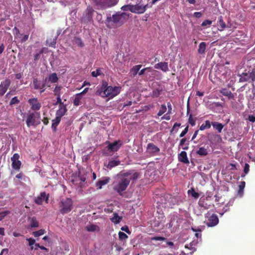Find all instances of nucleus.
Here are the masks:
<instances>
[{
	"instance_id": "f257e3e1",
	"label": "nucleus",
	"mask_w": 255,
	"mask_h": 255,
	"mask_svg": "<svg viewBox=\"0 0 255 255\" xmlns=\"http://www.w3.org/2000/svg\"><path fill=\"white\" fill-rule=\"evenodd\" d=\"M120 92L121 87L108 86L107 81H102V85L101 87L98 89L96 92V94L104 98H108L109 99H111L118 95Z\"/></svg>"
},
{
	"instance_id": "f03ea898",
	"label": "nucleus",
	"mask_w": 255,
	"mask_h": 255,
	"mask_svg": "<svg viewBox=\"0 0 255 255\" xmlns=\"http://www.w3.org/2000/svg\"><path fill=\"white\" fill-rule=\"evenodd\" d=\"M128 15L125 12H117L112 17L108 16L105 23L109 28H116L123 25L128 19Z\"/></svg>"
},
{
	"instance_id": "7ed1b4c3",
	"label": "nucleus",
	"mask_w": 255,
	"mask_h": 255,
	"mask_svg": "<svg viewBox=\"0 0 255 255\" xmlns=\"http://www.w3.org/2000/svg\"><path fill=\"white\" fill-rule=\"evenodd\" d=\"M73 202L70 198H63L59 202V211L64 215L72 211Z\"/></svg>"
},
{
	"instance_id": "20e7f679",
	"label": "nucleus",
	"mask_w": 255,
	"mask_h": 255,
	"mask_svg": "<svg viewBox=\"0 0 255 255\" xmlns=\"http://www.w3.org/2000/svg\"><path fill=\"white\" fill-rule=\"evenodd\" d=\"M130 183L128 178H121L120 180L114 185V189L120 195H123V192L125 191Z\"/></svg>"
},
{
	"instance_id": "39448f33",
	"label": "nucleus",
	"mask_w": 255,
	"mask_h": 255,
	"mask_svg": "<svg viewBox=\"0 0 255 255\" xmlns=\"http://www.w3.org/2000/svg\"><path fill=\"white\" fill-rule=\"evenodd\" d=\"M98 9H105L115 5L119 0H91Z\"/></svg>"
},
{
	"instance_id": "423d86ee",
	"label": "nucleus",
	"mask_w": 255,
	"mask_h": 255,
	"mask_svg": "<svg viewBox=\"0 0 255 255\" xmlns=\"http://www.w3.org/2000/svg\"><path fill=\"white\" fill-rule=\"evenodd\" d=\"M206 220L205 223L209 227H213L219 223V218L217 215L208 212L205 215Z\"/></svg>"
},
{
	"instance_id": "0eeeda50",
	"label": "nucleus",
	"mask_w": 255,
	"mask_h": 255,
	"mask_svg": "<svg viewBox=\"0 0 255 255\" xmlns=\"http://www.w3.org/2000/svg\"><path fill=\"white\" fill-rule=\"evenodd\" d=\"M47 79L43 81H41L38 78H33L32 82V86L33 89L37 90H39L40 93H42L45 90L46 82Z\"/></svg>"
},
{
	"instance_id": "6e6552de",
	"label": "nucleus",
	"mask_w": 255,
	"mask_h": 255,
	"mask_svg": "<svg viewBox=\"0 0 255 255\" xmlns=\"http://www.w3.org/2000/svg\"><path fill=\"white\" fill-rule=\"evenodd\" d=\"M106 143L108 144V146L106 147L108 151L109 152H115L117 151L122 146L123 142L121 140H115L113 142L107 141Z\"/></svg>"
},
{
	"instance_id": "1a4fd4ad",
	"label": "nucleus",
	"mask_w": 255,
	"mask_h": 255,
	"mask_svg": "<svg viewBox=\"0 0 255 255\" xmlns=\"http://www.w3.org/2000/svg\"><path fill=\"white\" fill-rule=\"evenodd\" d=\"M19 158V155L18 153H14L11 157L12 167L15 170H19L21 167V162Z\"/></svg>"
},
{
	"instance_id": "9d476101",
	"label": "nucleus",
	"mask_w": 255,
	"mask_h": 255,
	"mask_svg": "<svg viewBox=\"0 0 255 255\" xmlns=\"http://www.w3.org/2000/svg\"><path fill=\"white\" fill-rule=\"evenodd\" d=\"M26 124L27 127L29 128L31 126H36V116L34 113H28L27 115L26 120Z\"/></svg>"
},
{
	"instance_id": "9b49d317",
	"label": "nucleus",
	"mask_w": 255,
	"mask_h": 255,
	"mask_svg": "<svg viewBox=\"0 0 255 255\" xmlns=\"http://www.w3.org/2000/svg\"><path fill=\"white\" fill-rule=\"evenodd\" d=\"M10 84L11 81L8 79L1 82L0 84V96H3L5 93Z\"/></svg>"
},
{
	"instance_id": "f8f14e48",
	"label": "nucleus",
	"mask_w": 255,
	"mask_h": 255,
	"mask_svg": "<svg viewBox=\"0 0 255 255\" xmlns=\"http://www.w3.org/2000/svg\"><path fill=\"white\" fill-rule=\"evenodd\" d=\"M28 102L31 106V109L33 111L39 110L41 107L37 98L29 99Z\"/></svg>"
},
{
	"instance_id": "ddd939ff",
	"label": "nucleus",
	"mask_w": 255,
	"mask_h": 255,
	"mask_svg": "<svg viewBox=\"0 0 255 255\" xmlns=\"http://www.w3.org/2000/svg\"><path fill=\"white\" fill-rule=\"evenodd\" d=\"M159 151V148L152 143H149L147 145V151L150 154H155Z\"/></svg>"
},
{
	"instance_id": "4468645a",
	"label": "nucleus",
	"mask_w": 255,
	"mask_h": 255,
	"mask_svg": "<svg viewBox=\"0 0 255 255\" xmlns=\"http://www.w3.org/2000/svg\"><path fill=\"white\" fill-rule=\"evenodd\" d=\"M208 149L209 146L207 145H204L203 146L200 147L196 153L200 156H205L208 154Z\"/></svg>"
},
{
	"instance_id": "2eb2a0df",
	"label": "nucleus",
	"mask_w": 255,
	"mask_h": 255,
	"mask_svg": "<svg viewBox=\"0 0 255 255\" xmlns=\"http://www.w3.org/2000/svg\"><path fill=\"white\" fill-rule=\"evenodd\" d=\"M44 200H45L46 202L47 203L48 201V197H46L45 192H42L40 193V195L35 199V202L38 205H41Z\"/></svg>"
},
{
	"instance_id": "dca6fc26",
	"label": "nucleus",
	"mask_w": 255,
	"mask_h": 255,
	"mask_svg": "<svg viewBox=\"0 0 255 255\" xmlns=\"http://www.w3.org/2000/svg\"><path fill=\"white\" fill-rule=\"evenodd\" d=\"M95 12L96 11L92 7L88 6L87 8L85 17L88 21L91 22L93 21V15Z\"/></svg>"
},
{
	"instance_id": "f3484780",
	"label": "nucleus",
	"mask_w": 255,
	"mask_h": 255,
	"mask_svg": "<svg viewBox=\"0 0 255 255\" xmlns=\"http://www.w3.org/2000/svg\"><path fill=\"white\" fill-rule=\"evenodd\" d=\"M154 67L155 69H160L164 72L168 71V63L166 62L158 63Z\"/></svg>"
},
{
	"instance_id": "a211bd4d",
	"label": "nucleus",
	"mask_w": 255,
	"mask_h": 255,
	"mask_svg": "<svg viewBox=\"0 0 255 255\" xmlns=\"http://www.w3.org/2000/svg\"><path fill=\"white\" fill-rule=\"evenodd\" d=\"M178 160L179 161L185 163H189V160L187 156V153L185 151H182L178 155Z\"/></svg>"
},
{
	"instance_id": "6ab92c4d",
	"label": "nucleus",
	"mask_w": 255,
	"mask_h": 255,
	"mask_svg": "<svg viewBox=\"0 0 255 255\" xmlns=\"http://www.w3.org/2000/svg\"><path fill=\"white\" fill-rule=\"evenodd\" d=\"M67 112V109L66 108V105H64L61 107L59 106V109L56 111V116L61 119V117L64 116Z\"/></svg>"
},
{
	"instance_id": "aec40b11",
	"label": "nucleus",
	"mask_w": 255,
	"mask_h": 255,
	"mask_svg": "<svg viewBox=\"0 0 255 255\" xmlns=\"http://www.w3.org/2000/svg\"><path fill=\"white\" fill-rule=\"evenodd\" d=\"M142 65H137L133 66L131 69L130 70L129 74H130V76L131 77H134L138 73V72L140 70V69L141 68Z\"/></svg>"
},
{
	"instance_id": "412c9836",
	"label": "nucleus",
	"mask_w": 255,
	"mask_h": 255,
	"mask_svg": "<svg viewBox=\"0 0 255 255\" xmlns=\"http://www.w3.org/2000/svg\"><path fill=\"white\" fill-rule=\"evenodd\" d=\"M220 93L223 95L227 97L229 99H234L235 97L234 94L230 90L226 88H223L220 90Z\"/></svg>"
},
{
	"instance_id": "4be33fe9",
	"label": "nucleus",
	"mask_w": 255,
	"mask_h": 255,
	"mask_svg": "<svg viewBox=\"0 0 255 255\" xmlns=\"http://www.w3.org/2000/svg\"><path fill=\"white\" fill-rule=\"evenodd\" d=\"M145 12V7H142V5L137 4L133 5V13L137 14H142Z\"/></svg>"
},
{
	"instance_id": "5701e85b",
	"label": "nucleus",
	"mask_w": 255,
	"mask_h": 255,
	"mask_svg": "<svg viewBox=\"0 0 255 255\" xmlns=\"http://www.w3.org/2000/svg\"><path fill=\"white\" fill-rule=\"evenodd\" d=\"M199 205L201 207L203 208L204 209H209L211 207V205L208 203L207 197L201 199L199 202Z\"/></svg>"
},
{
	"instance_id": "b1692460",
	"label": "nucleus",
	"mask_w": 255,
	"mask_h": 255,
	"mask_svg": "<svg viewBox=\"0 0 255 255\" xmlns=\"http://www.w3.org/2000/svg\"><path fill=\"white\" fill-rule=\"evenodd\" d=\"M123 217L119 216L118 214L116 212L114 213L113 217L110 219L111 222L115 224H119L122 221Z\"/></svg>"
},
{
	"instance_id": "393cba45",
	"label": "nucleus",
	"mask_w": 255,
	"mask_h": 255,
	"mask_svg": "<svg viewBox=\"0 0 255 255\" xmlns=\"http://www.w3.org/2000/svg\"><path fill=\"white\" fill-rule=\"evenodd\" d=\"M61 121V118L59 117H57L56 116V118L55 119H53L52 121V126L51 128L54 131H56L57 130V127L59 124L60 122Z\"/></svg>"
},
{
	"instance_id": "a878e982",
	"label": "nucleus",
	"mask_w": 255,
	"mask_h": 255,
	"mask_svg": "<svg viewBox=\"0 0 255 255\" xmlns=\"http://www.w3.org/2000/svg\"><path fill=\"white\" fill-rule=\"evenodd\" d=\"M212 126L214 128L218 130L219 133H221L223 128L224 125L222 124L219 123L217 122H213L211 123Z\"/></svg>"
},
{
	"instance_id": "bb28decb",
	"label": "nucleus",
	"mask_w": 255,
	"mask_h": 255,
	"mask_svg": "<svg viewBox=\"0 0 255 255\" xmlns=\"http://www.w3.org/2000/svg\"><path fill=\"white\" fill-rule=\"evenodd\" d=\"M110 178H106L105 179L99 180L96 183V186L98 189H101L102 186L108 184L109 182Z\"/></svg>"
},
{
	"instance_id": "cd10ccee",
	"label": "nucleus",
	"mask_w": 255,
	"mask_h": 255,
	"mask_svg": "<svg viewBox=\"0 0 255 255\" xmlns=\"http://www.w3.org/2000/svg\"><path fill=\"white\" fill-rule=\"evenodd\" d=\"M197 241L195 242V241H194L190 243L189 244L185 245V248L188 249L189 250L191 251V252L190 253L191 254L196 251L195 246L197 244Z\"/></svg>"
},
{
	"instance_id": "c85d7f7f",
	"label": "nucleus",
	"mask_w": 255,
	"mask_h": 255,
	"mask_svg": "<svg viewBox=\"0 0 255 255\" xmlns=\"http://www.w3.org/2000/svg\"><path fill=\"white\" fill-rule=\"evenodd\" d=\"M206 48V43L205 42H202L199 44V48L198 49V53L203 54L205 53Z\"/></svg>"
},
{
	"instance_id": "c756f323",
	"label": "nucleus",
	"mask_w": 255,
	"mask_h": 255,
	"mask_svg": "<svg viewBox=\"0 0 255 255\" xmlns=\"http://www.w3.org/2000/svg\"><path fill=\"white\" fill-rule=\"evenodd\" d=\"M121 161L118 160H111L109 161L107 165V168L109 169H112V168L117 166L120 164Z\"/></svg>"
},
{
	"instance_id": "7c9ffc66",
	"label": "nucleus",
	"mask_w": 255,
	"mask_h": 255,
	"mask_svg": "<svg viewBox=\"0 0 255 255\" xmlns=\"http://www.w3.org/2000/svg\"><path fill=\"white\" fill-rule=\"evenodd\" d=\"M249 75V73H243L240 75V78L239 79V82H244L249 81L250 80V78Z\"/></svg>"
},
{
	"instance_id": "2f4dec72",
	"label": "nucleus",
	"mask_w": 255,
	"mask_h": 255,
	"mask_svg": "<svg viewBox=\"0 0 255 255\" xmlns=\"http://www.w3.org/2000/svg\"><path fill=\"white\" fill-rule=\"evenodd\" d=\"M211 123L209 121H206L204 123L202 124L200 127L201 130H204L206 129H209L211 128Z\"/></svg>"
},
{
	"instance_id": "473e14b6",
	"label": "nucleus",
	"mask_w": 255,
	"mask_h": 255,
	"mask_svg": "<svg viewBox=\"0 0 255 255\" xmlns=\"http://www.w3.org/2000/svg\"><path fill=\"white\" fill-rule=\"evenodd\" d=\"M49 81L52 83H55L57 82L58 80V77L56 73H53L50 74L48 77Z\"/></svg>"
},
{
	"instance_id": "72a5a7b5",
	"label": "nucleus",
	"mask_w": 255,
	"mask_h": 255,
	"mask_svg": "<svg viewBox=\"0 0 255 255\" xmlns=\"http://www.w3.org/2000/svg\"><path fill=\"white\" fill-rule=\"evenodd\" d=\"M147 71V72H150V73H155L156 72V71L154 70H153L152 69V68L151 67H146V68H143L142 69H141L139 72H138V75L139 76H141V75H143L144 74V73Z\"/></svg>"
},
{
	"instance_id": "f704fd0d",
	"label": "nucleus",
	"mask_w": 255,
	"mask_h": 255,
	"mask_svg": "<svg viewBox=\"0 0 255 255\" xmlns=\"http://www.w3.org/2000/svg\"><path fill=\"white\" fill-rule=\"evenodd\" d=\"M82 97L80 94H76L73 101V105L75 106H78L80 105V101L81 100Z\"/></svg>"
},
{
	"instance_id": "c9c22d12",
	"label": "nucleus",
	"mask_w": 255,
	"mask_h": 255,
	"mask_svg": "<svg viewBox=\"0 0 255 255\" xmlns=\"http://www.w3.org/2000/svg\"><path fill=\"white\" fill-rule=\"evenodd\" d=\"M30 226L31 228H37L39 226V223L36 217H33L30 220Z\"/></svg>"
},
{
	"instance_id": "e433bc0d",
	"label": "nucleus",
	"mask_w": 255,
	"mask_h": 255,
	"mask_svg": "<svg viewBox=\"0 0 255 255\" xmlns=\"http://www.w3.org/2000/svg\"><path fill=\"white\" fill-rule=\"evenodd\" d=\"M188 194L190 195L192 197L195 199H197L199 197V194L195 192L194 188H191V189L188 191Z\"/></svg>"
},
{
	"instance_id": "4c0bfd02",
	"label": "nucleus",
	"mask_w": 255,
	"mask_h": 255,
	"mask_svg": "<svg viewBox=\"0 0 255 255\" xmlns=\"http://www.w3.org/2000/svg\"><path fill=\"white\" fill-rule=\"evenodd\" d=\"M218 23H219V25L220 26V27L221 28V29H219L220 30H222L227 27V25H226L225 22L224 21L223 17L222 16H220L219 17Z\"/></svg>"
},
{
	"instance_id": "58836bf2",
	"label": "nucleus",
	"mask_w": 255,
	"mask_h": 255,
	"mask_svg": "<svg viewBox=\"0 0 255 255\" xmlns=\"http://www.w3.org/2000/svg\"><path fill=\"white\" fill-rule=\"evenodd\" d=\"M86 229L88 232H94L99 229V227L97 225L92 224L87 226Z\"/></svg>"
},
{
	"instance_id": "ea45409f",
	"label": "nucleus",
	"mask_w": 255,
	"mask_h": 255,
	"mask_svg": "<svg viewBox=\"0 0 255 255\" xmlns=\"http://www.w3.org/2000/svg\"><path fill=\"white\" fill-rule=\"evenodd\" d=\"M121 9L124 11L129 10L130 12L133 13V5H132V4L125 5L122 7Z\"/></svg>"
},
{
	"instance_id": "a19ab883",
	"label": "nucleus",
	"mask_w": 255,
	"mask_h": 255,
	"mask_svg": "<svg viewBox=\"0 0 255 255\" xmlns=\"http://www.w3.org/2000/svg\"><path fill=\"white\" fill-rule=\"evenodd\" d=\"M74 43L80 47H83L84 44L82 39L79 37H75L73 40Z\"/></svg>"
},
{
	"instance_id": "79ce46f5",
	"label": "nucleus",
	"mask_w": 255,
	"mask_h": 255,
	"mask_svg": "<svg viewBox=\"0 0 255 255\" xmlns=\"http://www.w3.org/2000/svg\"><path fill=\"white\" fill-rule=\"evenodd\" d=\"M167 110L166 106L165 105H161L160 109L158 111L157 115L159 117L162 116L163 114H164Z\"/></svg>"
},
{
	"instance_id": "37998d69",
	"label": "nucleus",
	"mask_w": 255,
	"mask_h": 255,
	"mask_svg": "<svg viewBox=\"0 0 255 255\" xmlns=\"http://www.w3.org/2000/svg\"><path fill=\"white\" fill-rule=\"evenodd\" d=\"M161 220H157L155 218V220L154 221V227H159L160 225H162L164 222V217H161Z\"/></svg>"
},
{
	"instance_id": "c03bdc74",
	"label": "nucleus",
	"mask_w": 255,
	"mask_h": 255,
	"mask_svg": "<svg viewBox=\"0 0 255 255\" xmlns=\"http://www.w3.org/2000/svg\"><path fill=\"white\" fill-rule=\"evenodd\" d=\"M60 32H57V35L52 39V40L48 44L49 46L55 48L56 44L57 39L59 35Z\"/></svg>"
},
{
	"instance_id": "a18cd8bd",
	"label": "nucleus",
	"mask_w": 255,
	"mask_h": 255,
	"mask_svg": "<svg viewBox=\"0 0 255 255\" xmlns=\"http://www.w3.org/2000/svg\"><path fill=\"white\" fill-rule=\"evenodd\" d=\"M161 91H162L161 90H160V89H159L158 88L155 89H154V90H153L152 91V93L151 96L153 97L157 98L161 94Z\"/></svg>"
},
{
	"instance_id": "49530a36",
	"label": "nucleus",
	"mask_w": 255,
	"mask_h": 255,
	"mask_svg": "<svg viewBox=\"0 0 255 255\" xmlns=\"http://www.w3.org/2000/svg\"><path fill=\"white\" fill-rule=\"evenodd\" d=\"M45 233V230L43 229H40L38 231L33 232L32 233V235L35 237H39L42 235H43Z\"/></svg>"
},
{
	"instance_id": "de8ad7c7",
	"label": "nucleus",
	"mask_w": 255,
	"mask_h": 255,
	"mask_svg": "<svg viewBox=\"0 0 255 255\" xmlns=\"http://www.w3.org/2000/svg\"><path fill=\"white\" fill-rule=\"evenodd\" d=\"M61 86H56L53 91L54 95L57 97L61 96L60 91L62 89Z\"/></svg>"
},
{
	"instance_id": "09e8293b",
	"label": "nucleus",
	"mask_w": 255,
	"mask_h": 255,
	"mask_svg": "<svg viewBox=\"0 0 255 255\" xmlns=\"http://www.w3.org/2000/svg\"><path fill=\"white\" fill-rule=\"evenodd\" d=\"M139 176V174L137 172H134V171H132V174H131V176L129 177L128 179H129V180H135L137 178H138Z\"/></svg>"
},
{
	"instance_id": "8fccbe9b",
	"label": "nucleus",
	"mask_w": 255,
	"mask_h": 255,
	"mask_svg": "<svg viewBox=\"0 0 255 255\" xmlns=\"http://www.w3.org/2000/svg\"><path fill=\"white\" fill-rule=\"evenodd\" d=\"M133 170H128L127 172H124L120 174L121 178H126L127 177H130L132 174Z\"/></svg>"
},
{
	"instance_id": "3c124183",
	"label": "nucleus",
	"mask_w": 255,
	"mask_h": 255,
	"mask_svg": "<svg viewBox=\"0 0 255 255\" xmlns=\"http://www.w3.org/2000/svg\"><path fill=\"white\" fill-rule=\"evenodd\" d=\"M119 237L120 240L123 241L127 239L128 236L125 233L120 231L119 232Z\"/></svg>"
},
{
	"instance_id": "603ef678",
	"label": "nucleus",
	"mask_w": 255,
	"mask_h": 255,
	"mask_svg": "<svg viewBox=\"0 0 255 255\" xmlns=\"http://www.w3.org/2000/svg\"><path fill=\"white\" fill-rule=\"evenodd\" d=\"M28 242V244L30 246V249L31 250H33L34 247L33 246V245H35V240L31 238H28L26 239Z\"/></svg>"
},
{
	"instance_id": "864d4df0",
	"label": "nucleus",
	"mask_w": 255,
	"mask_h": 255,
	"mask_svg": "<svg viewBox=\"0 0 255 255\" xmlns=\"http://www.w3.org/2000/svg\"><path fill=\"white\" fill-rule=\"evenodd\" d=\"M43 48H42L39 50L38 53H36L34 55V60L35 61H37L40 57V55L43 53Z\"/></svg>"
},
{
	"instance_id": "5fc2aeb1",
	"label": "nucleus",
	"mask_w": 255,
	"mask_h": 255,
	"mask_svg": "<svg viewBox=\"0 0 255 255\" xmlns=\"http://www.w3.org/2000/svg\"><path fill=\"white\" fill-rule=\"evenodd\" d=\"M10 213L8 210H5L0 212V221L2 220L6 216Z\"/></svg>"
},
{
	"instance_id": "6e6d98bb",
	"label": "nucleus",
	"mask_w": 255,
	"mask_h": 255,
	"mask_svg": "<svg viewBox=\"0 0 255 255\" xmlns=\"http://www.w3.org/2000/svg\"><path fill=\"white\" fill-rule=\"evenodd\" d=\"M101 69L98 68L96 71H92L91 74L93 77H97V76L101 75Z\"/></svg>"
},
{
	"instance_id": "4d7b16f0",
	"label": "nucleus",
	"mask_w": 255,
	"mask_h": 255,
	"mask_svg": "<svg viewBox=\"0 0 255 255\" xmlns=\"http://www.w3.org/2000/svg\"><path fill=\"white\" fill-rule=\"evenodd\" d=\"M19 103V100L18 99L17 97H14L11 100L9 105H13L14 104H16Z\"/></svg>"
},
{
	"instance_id": "13d9d810",
	"label": "nucleus",
	"mask_w": 255,
	"mask_h": 255,
	"mask_svg": "<svg viewBox=\"0 0 255 255\" xmlns=\"http://www.w3.org/2000/svg\"><path fill=\"white\" fill-rule=\"evenodd\" d=\"M176 219L175 217H173L171 219V220L169 223L167 224L166 227L168 228H171L174 226V222L175 221Z\"/></svg>"
},
{
	"instance_id": "bf43d9fd",
	"label": "nucleus",
	"mask_w": 255,
	"mask_h": 255,
	"mask_svg": "<svg viewBox=\"0 0 255 255\" xmlns=\"http://www.w3.org/2000/svg\"><path fill=\"white\" fill-rule=\"evenodd\" d=\"M59 105V106H63L65 105L62 102L61 99V96L57 97V101L55 104V105Z\"/></svg>"
},
{
	"instance_id": "052dcab7",
	"label": "nucleus",
	"mask_w": 255,
	"mask_h": 255,
	"mask_svg": "<svg viewBox=\"0 0 255 255\" xmlns=\"http://www.w3.org/2000/svg\"><path fill=\"white\" fill-rule=\"evenodd\" d=\"M212 21L210 20L206 19L203 21L201 24L202 26H206L207 25H210L212 24Z\"/></svg>"
},
{
	"instance_id": "680f3d73",
	"label": "nucleus",
	"mask_w": 255,
	"mask_h": 255,
	"mask_svg": "<svg viewBox=\"0 0 255 255\" xmlns=\"http://www.w3.org/2000/svg\"><path fill=\"white\" fill-rule=\"evenodd\" d=\"M188 131V126L186 127L179 135L180 137H183Z\"/></svg>"
},
{
	"instance_id": "e2e57ef3",
	"label": "nucleus",
	"mask_w": 255,
	"mask_h": 255,
	"mask_svg": "<svg viewBox=\"0 0 255 255\" xmlns=\"http://www.w3.org/2000/svg\"><path fill=\"white\" fill-rule=\"evenodd\" d=\"M96 12V14H97V15H96V20L99 22H103V21H102V15L101 14H100V13H98L97 12Z\"/></svg>"
},
{
	"instance_id": "0e129e2a",
	"label": "nucleus",
	"mask_w": 255,
	"mask_h": 255,
	"mask_svg": "<svg viewBox=\"0 0 255 255\" xmlns=\"http://www.w3.org/2000/svg\"><path fill=\"white\" fill-rule=\"evenodd\" d=\"M250 170V165L248 163H245L244 169V172L245 173V174H247L248 173Z\"/></svg>"
},
{
	"instance_id": "69168bd1",
	"label": "nucleus",
	"mask_w": 255,
	"mask_h": 255,
	"mask_svg": "<svg viewBox=\"0 0 255 255\" xmlns=\"http://www.w3.org/2000/svg\"><path fill=\"white\" fill-rule=\"evenodd\" d=\"M188 122L192 126H194L195 125V122L193 120L192 115H190L189 116V117L188 119Z\"/></svg>"
},
{
	"instance_id": "338daca9",
	"label": "nucleus",
	"mask_w": 255,
	"mask_h": 255,
	"mask_svg": "<svg viewBox=\"0 0 255 255\" xmlns=\"http://www.w3.org/2000/svg\"><path fill=\"white\" fill-rule=\"evenodd\" d=\"M152 240L154 241H164L166 240V239L164 237H154L151 238Z\"/></svg>"
},
{
	"instance_id": "774afa93",
	"label": "nucleus",
	"mask_w": 255,
	"mask_h": 255,
	"mask_svg": "<svg viewBox=\"0 0 255 255\" xmlns=\"http://www.w3.org/2000/svg\"><path fill=\"white\" fill-rule=\"evenodd\" d=\"M248 120L252 123H254L255 122V116L254 115H250L248 116Z\"/></svg>"
}]
</instances>
